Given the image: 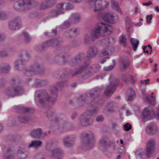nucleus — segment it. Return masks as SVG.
<instances>
[{
    "mask_svg": "<svg viewBox=\"0 0 159 159\" xmlns=\"http://www.w3.org/2000/svg\"><path fill=\"white\" fill-rule=\"evenodd\" d=\"M99 144L100 148L101 147H105L107 145L106 141L105 139L102 138L100 139L99 142Z\"/></svg>",
    "mask_w": 159,
    "mask_h": 159,
    "instance_id": "nucleus-39",
    "label": "nucleus"
},
{
    "mask_svg": "<svg viewBox=\"0 0 159 159\" xmlns=\"http://www.w3.org/2000/svg\"><path fill=\"white\" fill-rule=\"evenodd\" d=\"M70 25V23L68 21H65L64 23V26L67 27Z\"/></svg>",
    "mask_w": 159,
    "mask_h": 159,
    "instance_id": "nucleus-59",
    "label": "nucleus"
},
{
    "mask_svg": "<svg viewBox=\"0 0 159 159\" xmlns=\"http://www.w3.org/2000/svg\"><path fill=\"white\" fill-rule=\"evenodd\" d=\"M152 4V2L151 1H150L147 3H144L143 4V6H149Z\"/></svg>",
    "mask_w": 159,
    "mask_h": 159,
    "instance_id": "nucleus-57",
    "label": "nucleus"
},
{
    "mask_svg": "<svg viewBox=\"0 0 159 159\" xmlns=\"http://www.w3.org/2000/svg\"><path fill=\"white\" fill-rule=\"evenodd\" d=\"M126 26L128 29L131 28L132 25V22L131 19L129 17L126 18Z\"/></svg>",
    "mask_w": 159,
    "mask_h": 159,
    "instance_id": "nucleus-35",
    "label": "nucleus"
},
{
    "mask_svg": "<svg viewBox=\"0 0 159 159\" xmlns=\"http://www.w3.org/2000/svg\"><path fill=\"white\" fill-rule=\"evenodd\" d=\"M102 18L104 20L112 24L116 23L118 19V17L116 19L112 13L107 12L103 14Z\"/></svg>",
    "mask_w": 159,
    "mask_h": 159,
    "instance_id": "nucleus-11",
    "label": "nucleus"
},
{
    "mask_svg": "<svg viewBox=\"0 0 159 159\" xmlns=\"http://www.w3.org/2000/svg\"><path fill=\"white\" fill-rule=\"evenodd\" d=\"M8 53L7 52L4 51H0V57H5L7 56Z\"/></svg>",
    "mask_w": 159,
    "mask_h": 159,
    "instance_id": "nucleus-47",
    "label": "nucleus"
},
{
    "mask_svg": "<svg viewBox=\"0 0 159 159\" xmlns=\"http://www.w3.org/2000/svg\"><path fill=\"white\" fill-rule=\"evenodd\" d=\"M55 3L54 0H47L40 6L41 9H44L48 7H51Z\"/></svg>",
    "mask_w": 159,
    "mask_h": 159,
    "instance_id": "nucleus-26",
    "label": "nucleus"
},
{
    "mask_svg": "<svg viewBox=\"0 0 159 159\" xmlns=\"http://www.w3.org/2000/svg\"><path fill=\"white\" fill-rule=\"evenodd\" d=\"M140 82L141 84H143L147 85L150 84V80L149 79L146 80H141Z\"/></svg>",
    "mask_w": 159,
    "mask_h": 159,
    "instance_id": "nucleus-50",
    "label": "nucleus"
},
{
    "mask_svg": "<svg viewBox=\"0 0 159 159\" xmlns=\"http://www.w3.org/2000/svg\"><path fill=\"white\" fill-rule=\"evenodd\" d=\"M155 9L157 11L159 12V7H158V6L156 7H155Z\"/></svg>",
    "mask_w": 159,
    "mask_h": 159,
    "instance_id": "nucleus-64",
    "label": "nucleus"
},
{
    "mask_svg": "<svg viewBox=\"0 0 159 159\" xmlns=\"http://www.w3.org/2000/svg\"><path fill=\"white\" fill-rule=\"evenodd\" d=\"M20 64V60H17L14 63V68L17 70H19V66Z\"/></svg>",
    "mask_w": 159,
    "mask_h": 159,
    "instance_id": "nucleus-43",
    "label": "nucleus"
},
{
    "mask_svg": "<svg viewBox=\"0 0 159 159\" xmlns=\"http://www.w3.org/2000/svg\"><path fill=\"white\" fill-rule=\"evenodd\" d=\"M56 42L55 41L53 40H52L51 41H49L48 42H46L44 44H45V46L44 45V46L45 47H48L50 45H51L52 46H53L55 44V43Z\"/></svg>",
    "mask_w": 159,
    "mask_h": 159,
    "instance_id": "nucleus-41",
    "label": "nucleus"
},
{
    "mask_svg": "<svg viewBox=\"0 0 159 159\" xmlns=\"http://www.w3.org/2000/svg\"><path fill=\"white\" fill-rule=\"evenodd\" d=\"M6 81L5 79H0V88L3 87L6 84Z\"/></svg>",
    "mask_w": 159,
    "mask_h": 159,
    "instance_id": "nucleus-48",
    "label": "nucleus"
},
{
    "mask_svg": "<svg viewBox=\"0 0 159 159\" xmlns=\"http://www.w3.org/2000/svg\"><path fill=\"white\" fill-rule=\"evenodd\" d=\"M5 93L8 97L12 98L18 96L20 95V93L11 87L7 88L5 91Z\"/></svg>",
    "mask_w": 159,
    "mask_h": 159,
    "instance_id": "nucleus-15",
    "label": "nucleus"
},
{
    "mask_svg": "<svg viewBox=\"0 0 159 159\" xmlns=\"http://www.w3.org/2000/svg\"><path fill=\"white\" fill-rule=\"evenodd\" d=\"M144 52L148 54L150 52V54H151L152 51V47L150 45H148V46H145L143 48Z\"/></svg>",
    "mask_w": 159,
    "mask_h": 159,
    "instance_id": "nucleus-32",
    "label": "nucleus"
},
{
    "mask_svg": "<svg viewBox=\"0 0 159 159\" xmlns=\"http://www.w3.org/2000/svg\"><path fill=\"white\" fill-rule=\"evenodd\" d=\"M86 98V95H83L80 97L78 98V101L79 102H80L81 104L83 103V102H84Z\"/></svg>",
    "mask_w": 159,
    "mask_h": 159,
    "instance_id": "nucleus-46",
    "label": "nucleus"
},
{
    "mask_svg": "<svg viewBox=\"0 0 159 159\" xmlns=\"http://www.w3.org/2000/svg\"><path fill=\"white\" fill-rule=\"evenodd\" d=\"M63 152L59 148H55L52 151V156L53 157L56 158L57 157L58 158L61 157L62 155Z\"/></svg>",
    "mask_w": 159,
    "mask_h": 159,
    "instance_id": "nucleus-23",
    "label": "nucleus"
},
{
    "mask_svg": "<svg viewBox=\"0 0 159 159\" xmlns=\"http://www.w3.org/2000/svg\"><path fill=\"white\" fill-rule=\"evenodd\" d=\"M20 22V17L16 16L9 21L8 23L9 29L12 30H15L19 29Z\"/></svg>",
    "mask_w": 159,
    "mask_h": 159,
    "instance_id": "nucleus-10",
    "label": "nucleus"
},
{
    "mask_svg": "<svg viewBox=\"0 0 159 159\" xmlns=\"http://www.w3.org/2000/svg\"><path fill=\"white\" fill-rule=\"evenodd\" d=\"M113 65H110L108 66H105L104 68V69L105 70L107 71H109L112 69L115 66L116 62L114 60H112Z\"/></svg>",
    "mask_w": 159,
    "mask_h": 159,
    "instance_id": "nucleus-34",
    "label": "nucleus"
},
{
    "mask_svg": "<svg viewBox=\"0 0 159 159\" xmlns=\"http://www.w3.org/2000/svg\"><path fill=\"white\" fill-rule=\"evenodd\" d=\"M98 50L95 47H93L89 48V55L90 57H92L94 56L97 53Z\"/></svg>",
    "mask_w": 159,
    "mask_h": 159,
    "instance_id": "nucleus-30",
    "label": "nucleus"
},
{
    "mask_svg": "<svg viewBox=\"0 0 159 159\" xmlns=\"http://www.w3.org/2000/svg\"><path fill=\"white\" fill-rule=\"evenodd\" d=\"M157 64L155 63V64L154 67L153 69V71L154 72H156L157 70Z\"/></svg>",
    "mask_w": 159,
    "mask_h": 159,
    "instance_id": "nucleus-62",
    "label": "nucleus"
},
{
    "mask_svg": "<svg viewBox=\"0 0 159 159\" xmlns=\"http://www.w3.org/2000/svg\"><path fill=\"white\" fill-rule=\"evenodd\" d=\"M99 66H97L95 65H94L92 66H90L87 68L85 70V74L86 75H90L91 74H93L96 70L98 68Z\"/></svg>",
    "mask_w": 159,
    "mask_h": 159,
    "instance_id": "nucleus-19",
    "label": "nucleus"
},
{
    "mask_svg": "<svg viewBox=\"0 0 159 159\" xmlns=\"http://www.w3.org/2000/svg\"><path fill=\"white\" fill-rule=\"evenodd\" d=\"M10 66L8 64H6L4 66L0 67V73L6 74L8 73L10 69Z\"/></svg>",
    "mask_w": 159,
    "mask_h": 159,
    "instance_id": "nucleus-28",
    "label": "nucleus"
},
{
    "mask_svg": "<svg viewBox=\"0 0 159 159\" xmlns=\"http://www.w3.org/2000/svg\"><path fill=\"white\" fill-rule=\"evenodd\" d=\"M14 111L17 112H19L20 111V107L19 105H14L13 107Z\"/></svg>",
    "mask_w": 159,
    "mask_h": 159,
    "instance_id": "nucleus-52",
    "label": "nucleus"
},
{
    "mask_svg": "<svg viewBox=\"0 0 159 159\" xmlns=\"http://www.w3.org/2000/svg\"><path fill=\"white\" fill-rule=\"evenodd\" d=\"M81 141L82 143V148L87 150L93 146L95 140L93 133H83L82 135Z\"/></svg>",
    "mask_w": 159,
    "mask_h": 159,
    "instance_id": "nucleus-2",
    "label": "nucleus"
},
{
    "mask_svg": "<svg viewBox=\"0 0 159 159\" xmlns=\"http://www.w3.org/2000/svg\"><path fill=\"white\" fill-rule=\"evenodd\" d=\"M129 63L125 61H121L120 63V67L122 69H125L129 65Z\"/></svg>",
    "mask_w": 159,
    "mask_h": 159,
    "instance_id": "nucleus-42",
    "label": "nucleus"
},
{
    "mask_svg": "<svg viewBox=\"0 0 159 159\" xmlns=\"http://www.w3.org/2000/svg\"><path fill=\"white\" fill-rule=\"evenodd\" d=\"M102 89L98 88L95 89L90 91L87 93L86 96L87 98L91 97L93 96H98V95L102 91Z\"/></svg>",
    "mask_w": 159,
    "mask_h": 159,
    "instance_id": "nucleus-18",
    "label": "nucleus"
},
{
    "mask_svg": "<svg viewBox=\"0 0 159 159\" xmlns=\"http://www.w3.org/2000/svg\"><path fill=\"white\" fill-rule=\"evenodd\" d=\"M109 58L108 57H105L103 58L102 59L101 61V63H103L104 62L106 61V59H108Z\"/></svg>",
    "mask_w": 159,
    "mask_h": 159,
    "instance_id": "nucleus-60",
    "label": "nucleus"
},
{
    "mask_svg": "<svg viewBox=\"0 0 159 159\" xmlns=\"http://www.w3.org/2000/svg\"><path fill=\"white\" fill-rule=\"evenodd\" d=\"M111 7L113 9L116 10L120 14H122V11L119 7L118 2L115 0H111Z\"/></svg>",
    "mask_w": 159,
    "mask_h": 159,
    "instance_id": "nucleus-25",
    "label": "nucleus"
},
{
    "mask_svg": "<svg viewBox=\"0 0 159 159\" xmlns=\"http://www.w3.org/2000/svg\"><path fill=\"white\" fill-rule=\"evenodd\" d=\"M124 129L126 131L129 130L132 128L131 125L127 123L124 125Z\"/></svg>",
    "mask_w": 159,
    "mask_h": 159,
    "instance_id": "nucleus-45",
    "label": "nucleus"
},
{
    "mask_svg": "<svg viewBox=\"0 0 159 159\" xmlns=\"http://www.w3.org/2000/svg\"><path fill=\"white\" fill-rule=\"evenodd\" d=\"M146 131L148 134L154 135L159 131V128L155 124L152 123L147 126Z\"/></svg>",
    "mask_w": 159,
    "mask_h": 159,
    "instance_id": "nucleus-12",
    "label": "nucleus"
},
{
    "mask_svg": "<svg viewBox=\"0 0 159 159\" xmlns=\"http://www.w3.org/2000/svg\"><path fill=\"white\" fill-rule=\"evenodd\" d=\"M39 92L37 91L35 94L34 97L36 103L40 107L43 106L44 103L55 101L57 97L56 95H55L53 98H48V97L46 96L44 98V99H41L40 98L41 97L39 95Z\"/></svg>",
    "mask_w": 159,
    "mask_h": 159,
    "instance_id": "nucleus-6",
    "label": "nucleus"
},
{
    "mask_svg": "<svg viewBox=\"0 0 159 159\" xmlns=\"http://www.w3.org/2000/svg\"><path fill=\"white\" fill-rule=\"evenodd\" d=\"M14 8L17 11L20 9V3L19 2H16L14 4Z\"/></svg>",
    "mask_w": 159,
    "mask_h": 159,
    "instance_id": "nucleus-49",
    "label": "nucleus"
},
{
    "mask_svg": "<svg viewBox=\"0 0 159 159\" xmlns=\"http://www.w3.org/2000/svg\"><path fill=\"white\" fill-rule=\"evenodd\" d=\"M73 8V6L67 3H60L58 4L55 10L52 11V14L53 17L56 16L59 14L62 13L64 10H70Z\"/></svg>",
    "mask_w": 159,
    "mask_h": 159,
    "instance_id": "nucleus-7",
    "label": "nucleus"
},
{
    "mask_svg": "<svg viewBox=\"0 0 159 159\" xmlns=\"http://www.w3.org/2000/svg\"><path fill=\"white\" fill-rule=\"evenodd\" d=\"M42 134L40 128L32 130L30 133V135L33 137L39 138H42L43 137L42 135Z\"/></svg>",
    "mask_w": 159,
    "mask_h": 159,
    "instance_id": "nucleus-17",
    "label": "nucleus"
},
{
    "mask_svg": "<svg viewBox=\"0 0 159 159\" xmlns=\"http://www.w3.org/2000/svg\"><path fill=\"white\" fill-rule=\"evenodd\" d=\"M30 109L28 107H24L20 106V112H24L26 113L27 112L29 111Z\"/></svg>",
    "mask_w": 159,
    "mask_h": 159,
    "instance_id": "nucleus-44",
    "label": "nucleus"
},
{
    "mask_svg": "<svg viewBox=\"0 0 159 159\" xmlns=\"http://www.w3.org/2000/svg\"><path fill=\"white\" fill-rule=\"evenodd\" d=\"M29 119V117L27 116H25L24 117H20V122H25L28 120Z\"/></svg>",
    "mask_w": 159,
    "mask_h": 159,
    "instance_id": "nucleus-51",
    "label": "nucleus"
},
{
    "mask_svg": "<svg viewBox=\"0 0 159 159\" xmlns=\"http://www.w3.org/2000/svg\"><path fill=\"white\" fill-rule=\"evenodd\" d=\"M112 50H113V48H111L110 46L107 45L105 46L101 52L100 55V56L102 57L111 54Z\"/></svg>",
    "mask_w": 159,
    "mask_h": 159,
    "instance_id": "nucleus-20",
    "label": "nucleus"
},
{
    "mask_svg": "<svg viewBox=\"0 0 159 159\" xmlns=\"http://www.w3.org/2000/svg\"><path fill=\"white\" fill-rule=\"evenodd\" d=\"M20 121L19 116H15L14 118L9 117L7 121V125L9 127H12L16 125Z\"/></svg>",
    "mask_w": 159,
    "mask_h": 159,
    "instance_id": "nucleus-13",
    "label": "nucleus"
},
{
    "mask_svg": "<svg viewBox=\"0 0 159 159\" xmlns=\"http://www.w3.org/2000/svg\"><path fill=\"white\" fill-rule=\"evenodd\" d=\"M21 37L24 38L25 41L27 42L30 41L31 39L30 37L27 32L24 33L21 35Z\"/></svg>",
    "mask_w": 159,
    "mask_h": 159,
    "instance_id": "nucleus-36",
    "label": "nucleus"
},
{
    "mask_svg": "<svg viewBox=\"0 0 159 159\" xmlns=\"http://www.w3.org/2000/svg\"><path fill=\"white\" fill-rule=\"evenodd\" d=\"M77 31H78V30L76 29H75V28L72 29L70 31V33H74V34L76 33V32Z\"/></svg>",
    "mask_w": 159,
    "mask_h": 159,
    "instance_id": "nucleus-58",
    "label": "nucleus"
},
{
    "mask_svg": "<svg viewBox=\"0 0 159 159\" xmlns=\"http://www.w3.org/2000/svg\"><path fill=\"white\" fill-rule=\"evenodd\" d=\"M96 112V111L94 110H91L83 114L80 120L82 125L83 126H86L91 124L93 120L92 119L89 118V117Z\"/></svg>",
    "mask_w": 159,
    "mask_h": 159,
    "instance_id": "nucleus-8",
    "label": "nucleus"
},
{
    "mask_svg": "<svg viewBox=\"0 0 159 159\" xmlns=\"http://www.w3.org/2000/svg\"><path fill=\"white\" fill-rule=\"evenodd\" d=\"M42 144V142L39 140L32 141L29 145V147H34L37 148L40 146Z\"/></svg>",
    "mask_w": 159,
    "mask_h": 159,
    "instance_id": "nucleus-31",
    "label": "nucleus"
},
{
    "mask_svg": "<svg viewBox=\"0 0 159 159\" xmlns=\"http://www.w3.org/2000/svg\"><path fill=\"white\" fill-rule=\"evenodd\" d=\"M119 43L122 46H125L126 42V39L125 36L122 34L121 35L119 38Z\"/></svg>",
    "mask_w": 159,
    "mask_h": 159,
    "instance_id": "nucleus-33",
    "label": "nucleus"
},
{
    "mask_svg": "<svg viewBox=\"0 0 159 159\" xmlns=\"http://www.w3.org/2000/svg\"><path fill=\"white\" fill-rule=\"evenodd\" d=\"M115 41V39L113 38H110L108 39V43H114Z\"/></svg>",
    "mask_w": 159,
    "mask_h": 159,
    "instance_id": "nucleus-56",
    "label": "nucleus"
},
{
    "mask_svg": "<svg viewBox=\"0 0 159 159\" xmlns=\"http://www.w3.org/2000/svg\"><path fill=\"white\" fill-rule=\"evenodd\" d=\"M10 84L13 89L20 93V80L19 79H12Z\"/></svg>",
    "mask_w": 159,
    "mask_h": 159,
    "instance_id": "nucleus-14",
    "label": "nucleus"
},
{
    "mask_svg": "<svg viewBox=\"0 0 159 159\" xmlns=\"http://www.w3.org/2000/svg\"><path fill=\"white\" fill-rule=\"evenodd\" d=\"M110 83L107 86L104 92V95L107 97L111 96L115 91L116 87L119 84V80L115 78L112 76L109 78Z\"/></svg>",
    "mask_w": 159,
    "mask_h": 159,
    "instance_id": "nucleus-3",
    "label": "nucleus"
},
{
    "mask_svg": "<svg viewBox=\"0 0 159 159\" xmlns=\"http://www.w3.org/2000/svg\"><path fill=\"white\" fill-rule=\"evenodd\" d=\"M155 141L151 139L147 142L146 148V155L148 157L151 156L155 152Z\"/></svg>",
    "mask_w": 159,
    "mask_h": 159,
    "instance_id": "nucleus-9",
    "label": "nucleus"
},
{
    "mask_svg": "<svg viewBox=\"0 0 159 159\" xmlns=\"http://www.w3.org/2000/svg\"><path fill=\"white\" fill-rule=\"evenodd\" d=\"M89 4L95 12L100 11L106 8L109 4L103 0H90Z\"/></svg>",
    "mask_w": 159,
    "mask_h": 159,
    "instance_id": "nucleus-4",
    "label": "nucleus"
},
{
    "mask_svg": "<svg viewBox=\"0 0 159 159\" xmlns=\"http://www.w3.org/2000/svg\"><path fill=\"white\" fill-rule=\"evenodd\" d=\"M147 21L148 23L149 24L150 23V21L152 18V15H148L147 16Z\"/></svg>",
    "mask_w": 159,
    "mask_h": 159,
    "instance_id": "nucleus-53",
    "label": "nucleus"
},
{
    "mask_svg": "<svg viewBox=\"0 0 159 159\" xmlns=\"http://www.w3.org/2000/svg\"><path fill=\"white\" fill-rule=\"evenodd\" d=\"M136 95L134 90L132 88H129L127 91L125 98L127 101H132L135 97Z\"/></svg>",
    "mask_w": 159,
    "mask_h": 159,
    "instance_id": "nucleus-16",
    "label": "nucleus"
},
{
    "mask_svg": "<svg viewBox=\"0 0 159 159\" xmlns=\"http://www.w3.org/2000/svg\"><path fill=\"white\" fill-rule=\"evenodd\" d=\"M126 113L127 116H129L131 114L130 111L128 110H126Z\"/></svg>",
    "mask_w": 159,
    "mask_h": 159,
    "instance_id": "nucleus-63",
    "label": "nucleus"
},
{
    "mask_svg": "<svg viewBox=\"0 0 159 159\" xmlns=\"http://www.w3.org/2000/svg\"><path fill=\"white\" fill-rule=\"evenodd\" d=\"M134 12L135 13L137 14L139 12V9L138 7H136Z\"/></svg>",
    "mask_w": 159,
    "mask_h": 159,
    "instance_id": "nucleus-61",
    "label": "nucleus"
},
{
    "mask_svg": "<svg viewBox=\"0 0 159 159\" xmlns=\"http://www.w3.org/2000/svg\"><path fill=\"white\" fill-rule=\"evenodd\" d=\"M143 98L145 101L149 104L152 105H154L156 103L155 98L152 96L151 97V98L150 99L148 98V96L146 94L143 97Z\"/></svg>",
    "mask_w": 159,
    "mask_h": 159,
    "instance_id": "nucleus-22",
    "label": "nucleus"
},
{
    "mask_svg": "<svg viewBox=\"0 0 159 159\" xmlns=\"http://www.w3.org/2000/svg\"><path fill=\"white\" fill-rule=\"evenodd\" d=\"M154 115V110L151 107H145L141 114V119L143 122L150 120L152 119Z\"/></svg>",
    "mask_w": 159,
    "mask_h": 159,
    "instance_id": "nucleus-5",
    "label": "nucleus"
},
{
    "mask_svg": "<svg viewBox=\"0 0 159 159\" xmlns=\"http://www.w3.org/2000/svg\"><path fill=\"white\" fill-rule=\"evenodd\" d=\"M130 41L134 51H136L139 43V41L136 39L131 38Z\"/></svg>",
    "mask_w": 159,
    "mask_h": 159,
    "instance_id": "nucleus-29",
    "label": "nucleus"
},
{
    "mask_svg": "<svg viewBox=\"0 0 159 159\" xmlns=\"http://www.w3.org/2000/svg\"><path fill=\"white\" fill-rule=\"evenodd\" d=\"M4 159H14V156L11 153V150L10 148L7 149L3 156Z\"/></svg>",
    "mask_w": 159,
    "mask_h": 159,
    "instance_id": "nucleus-27",
    "label": "nucleus"
},
{
    "mask_svg": "<svg viewBox=\"0 0 159 159\" xmlns=\"http://www.w3.org/2000/svg\"><path fill=\"white\" fill-rule=\"evenodd\" d=\"M33 2L32 0H20V7L21 5L23 6L26 9L31 7Z\"/></svg>",
    "mask_w": 159,
    "mask_h": 159,
    "instance_id": "nucleus-21",
    "label": "nucleus"
},
{
    "mask_svg": "<svg viewBox=\"0 0 159 159\" xmlns=\"http://www.w3.org/2000/svg\"><path fill=\"white\" fill-rule=\"evenodd\" d=\"M71 16L75 21V22H76L78 21L80 19V15L78 14H72Z\"/></svg>",
    "mask_w": 159,
    "mask_h": 159,
    "instance_id": "nucleus-38",
    "label": "nucleus"
},
{
    "mask_svg": "<svg viewBox=\"0 0 159 159\" xmlns=\"http://www.w3.org/2000/svg\"><path fill=\"white\" fill-rule=\"evenodd\" d=\"M86 67L85 66V67H81L80 69V70L78 71L77 72L76 74H79V73L82 72L84 70H85V69H86Z\"/></svg>",
    "mask_w": 159,
    "mask_h": 159,
    "instance_id": "nucleus-55",
    "label": "nucleus"
},
{
    "mask_svg": "<svg viewBox=\"0 0 159 159\" xmlns=\"http://www.w3.org/2000/svg\"><path fill=\"white\" fill-rule=\"evenodd\" d=\"M103 120L104 118L102 116H98L96 118V120L98 121H103Z\"/></svg>",
    "mask_w": 159,
    "mask_h": 159,
    "instance_id": "nucleus-54",
    "label": "nucleus"
},
{
    "mask_svg": "<svg viewBox=\"0 0 159 159\" xmlns=\"http://www.w3.org/2000/svg\"><path fill=\"white\" fill-rule=\"evenodd\" d=\"M7 14L4 11H0V20H4L7 18Z\"/></svg>",
    "mask_w": 159,
    "mask_h": 159,
    "instance_id": "nucleus-40",
    "label": "nucleus"
},
{
    "mask_svg": "<svg viewBox=\"0 0 159 159\" xmlns=\"http://www.w3.org/2000/svg\"><path fill=\"white\" fill-rule=\"evenodd\" d=\"M144 153L141 149H138L135 152L137 157H141Z\"/></svg>",
    "mask_w": 159,
    "mask_h": 159,
    "instance_id": "nucleus-37",
    "label": "nucleus"
},
{
    "mask_svg": "<svg viewBox=\"0 0 159 159\" xmlns=\"http://www.w3.org/2000/svg\"><path fill=\"white\" fill-rule=\"evenodd\" d=\"M74 139L69 137H65L63 140L64 144L66 146L70 147L74 144Z\"/></svg>",
    "mask_w": 159,
    "mask_h": 159,
    "instance_id": "nucleus-24",
    "label": "nucleus"
},
{
    "mask_svg": "<svg viewBox=\"0 0 159 159\" xmlns=\"http://www.w3.org/2000/svg\"><path fill=\"white\" fill-rule=\"evenodd\" d=\"M113 30L112 27L110 25L103 23L98 24L93 30L91 34H86L84 36V42L85 43H88L91 39L94 40L100 36L102 33L105 35L110 34Z\"/></svg>",
    "mask_w": 159,
    "mask_h": 159,
    "instance_id": "nucleus-1",
    "label": "nucleus"
}]
</instances>
